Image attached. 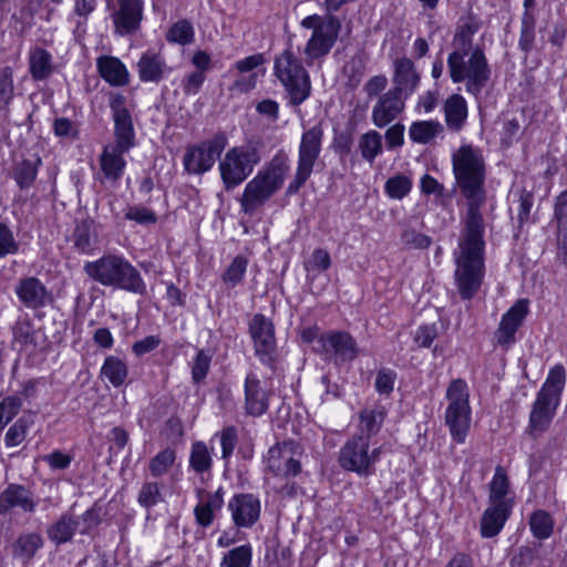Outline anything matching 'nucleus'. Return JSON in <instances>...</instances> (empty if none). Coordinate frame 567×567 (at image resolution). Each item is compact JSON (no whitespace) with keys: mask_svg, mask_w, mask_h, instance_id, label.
<instances>
[{"mask_svg":"<svg viewBox=\"0 0 567 567\" xmlns=\"http://www.w3.org/2000/svg\"><path fill=\"white\" fill-rule=\"evenodd\" d=\"M75 523L80 534H89L100 524L99 511L94 507L89 508L81 516H75Z\"/></svg>","mask_w":567,"mask_h":567,"instance_id":"69168bd1","label":"nucleus"},{"mask_svg":"<svg viewBox=\"0 0 567 567\" xmlns=\"http://www.w3.org/2000/svg\"><path fill=\"white\" fill-rule=\"evenodd\" d=\"M109 106L114 123L115 142L113 144L116 147L132 150L135 146V130L126 96L117 92L110 93Z\"/></svg>","mask_w":567,"mask_h":567,"instance_id":"dca6fc26","label":"nucleus"},{"mask_svg":"<svg viewBox=\"0 0 567 567\" xmlns=\"http://www.w3.org/2000/svg\"><path fill=\"white\" fill-rule=\"evenodd\" d=\"M53 70V58L49 51L37 47L29 52V72L33 80H47Z\"/></svg>","mask_w":567,"mask_h":567,"instance_id":"72a5a7b5","label":"nucleus"},{"mask_svg":"<svg viewBox=\"0 0 567 567\" xmlns=\"http://www.w3.org/2000/svg\"><path fill=\"white\" fill-rule=\"evenodd\" d=\"M96 68L101 78L112 86H124L130 82L127 68L115 56H99L96 59Z\"/></svg>","mask_w":567,"mask_h":567,"instance_id":"c85d7f7f","label":"nucleus"},{"mask_svg":"<svg viewBox=\"0 0 567 567\" xmlns=\"http://www.w3.org/2000/svg\"><path fill=\"white\" fill-rule=\"evenodd\" d=\"M84 272L104 287L121 289L145 296L147 286L137 268L121 254H105L93 261H86Z\"/></svg>","mask_w":567,"mask_h":567,"instance_id":"f03ea898","label":"nucleus"},{"mask_svg":"<svg viewBox=\"0 0 567 567\" xmlns=\"http://www.w3.org/2000/svg\"><path fill=\"white\" fill-rule=\"evenodd\" d=\"M528 313V301L519 299L503 316L495 332L496 343L508 347L515 342V333Z\"/></svg>","mask_w":567,"mask_h":567,"instance_id":"412c9836","label":"nucleus"},{"mask_svg":"<svg viewBox=\"0 0 567 567\" xmlns=\"http://www.w3.org/2000/svg\"><path fill=\"white\" fill-rule=\"evenodd\" d=\"M444 126L435 120L415 121L409 127V137L416 144H429L442 135Z\"/></svg>","mask_w":567,"mask_h":567,"instance_id":"c9c22d12","label":"nucleus"},{"mask_svg":"<svg viewBox=\"0 0 567 567\" xmlns=\"http://www.w3.org/2000/svg\"><path fill=\"white\" fill-rule=\"evenodd\" d=\"M14 293L20 303L30 310L42 309L52 300L45 285L33 276L20 278L14 286Z\"/></svg>","mask_w":567,"mask_h":567,"instance_id":"a211bd4d","label":"nucleus"},{"mask_svg":"<svg viewBox=\"0 0 567 567\" xmlns=\"http://www.w3.org/2000/svg\"><path fill=\"white\" fill-rule=\"evenodd\" d=\"M249 332L256 357L264 365L274 369L277 361V344L271 320L261 313H256L249 323Z\"/></svg>","mask_w":567,"mask_h":567,"instance_id":"4468645a","label":"nucleus"},{"mask_svg":"<svg viewBox=\"0 0 567 567\" xmlns=\"http://www.w3.org/2000/svg\"><path fill=\"white\" fill-rule=\"evenodd\" d=\"M107 7L113 10L112 20L116 34L124 37L140 29L144 0H107Z\"/></svg>","mask_w":567,"mask_h":567,"instance_id":"f3484780","label":"nucleus"},{"mask_svg":"<svg viewBox=\"0 0 567 567\" xmlns=\"http://www.w3.org/2000/svg\"><path fill=\"white\" fill-rule=\"evenodd\" d=\"M405 101L406 99L392 90L381 94L372 109L373 124L379 128L389 125L404 111Z\"/></svg>","mask_w":567,"mask_h":567,"instance_id":"b1692460","label":"nucleus"},{"mask_svg":"<svg viewBox=\"0 0 567 567\" xmlns=\"http://www.w3.org/2000/svg\"><path fill=\"white\" fill-rule=\"evenodd\" d=\"M252 560V547L244 544L229 549L223 555L220 567H250Z\"/></svg>","mask_w":567,"mask_h":567,"instance_id":"79ce46f5","label":"nucleus"},{"mask_svg":"<svg viewBox=\"0 0 567 567\" xmlns=\"http://www.w3.org/2000/svg\"><path fill=\"white\" fill-rule=\"evenodd\" d=\"M228 144L225 133H217L208 140L186 147L183 156L184 171L189 175L209 172Z\"/></svg>","mask_w":567,"mask_h":567,"instance_id":"f8f14e48","label":"nucleus"},{"mask_svg":"<svg viewBox=\"0 0 567 567\" xmlns=\"http://www.w3.org/2000/svg\"><path fill=\"white\" fill-rule=\"evenodd\" d=\"M245 410L251 416H260L268 410L269 394L262 389L256 374L249 373L245 379Z\"/></svg>","mask_w":567,"mask_h":567,"instance_id":"a878e982","label":"nucleus"},{"mask_svg":"<svg viewBox=\"0 0 567 567\" xmlns=\"http://www.w3.org/2000/svg\"><path fill=\"white\" fill-rule=\"evenodd\" d=\"M213 355L209 351L200 349L196 352L190 362L192 380L194 383H200L208 374Z\"/></svg>","mask_w":567,"mask_h":567,"instance_id":"864d4df0","label":"nucleus"},{"mask_svg":"<svg viewBox=\"0 0 567 567\" xmlns=\"http://www.w3.org/2000/svg\"><path fill=\"white\" fill-rule=\"evenodd\" d=\"M384 421V413L377 409H363L359 413V433L357 435H367L368 440L375 435Z\"/></svg>","mask_w":567,"mask_h":567,"instance_id":"58836bf2","label":"nucleus"},{"mask_svg":"<svg viewBox=\"0 0 567 567\" xmlns=\"http://www.w3.org/2000/svg\"><path fill=\"white\" fill-rule=\"evenodd\" d=\"M13 342L20 347L21 350H28L34 348L35 342V330L30 319L18 320L13 328Z\"/></svg>","mask_w":567,"mask_h":567,"instance_id":"37998d69","label":"nucleus"},{"mask_svg":"<svg viewBox=\"0 0 567 567\" xmlns=\"http://www.w3.org/2000/svg\"><path fill=\"white\" fill-rule=\"evenodd\" d=\"M358 148L361 157L372 164L383 152L382 135L375 130L368 131L360 136Z\"/></svg>","mask_w":567,"mask_h":567,"instance_id":"e433bc0d","label":"nucleus"},{"mask_svg":"<svg viewBox=\"0 0 567 567\" xmlns=\"http://www.w3.org/2000/svg\"><path fill=\"white\" fill-rule=\"evenodd\" d=\"M290 172V161L286 153L278 152L255 177L250 179L239 199L241 210L252 215L260 209L285 184Z\"/></svg>","mask_w":567,"mask_h":567,"instance_id":"7ed1b4c3","label":"nucleus"},{"mask_svg":"<svg viewBox=\"0 0 567 567\" xmlns=\"http://www.w3.org/2000/svg\"><path fill=\"white\" fill-rule=\"evenodd\" d=\"M176 461V451L172 447H165L153 456L148 464L150 473L158 478L168 473Z\"/></svg>","mask_w":567,"mask_h":567,"instance_id":"c03bdc74","label":"nucleus"},{"mask_svg":"<svg viewBox=\"0 0 567 567\" xmlns=\"http://www.w3.org/2000/svg\"><path fill=\"white\" fill-rule=\"evenodd\" d=\"M22 399L18 395H8L0 401V427L4 429L20 412Z\"/></svg>","mask_w":567,"mask_h":567,"instance_id":"5fc2aeb1","label":"nucleus"},{"mask_svg":"<svg viewBox=\"0 0 567 567\" xmlns=\"http://www.w3.org/2000/svg\"><path fill=\"white\" fill-rule=\"evenodd\" d=\"M401 240L410 249H426L432 244L431 237L415 229H405L401 235Z\"/></svg>","mask_w":567,"mask_h":567,"instance_id":"e2e57ef3","label":"nucleus"},{"mask_svg":"<svg viewBox=\"0 0 567 567\" xmlns=\"http://www.w3.org/2000/svg\"><path fill=\"white\" fill-rule=\"evenodd\" d=\"M381 453L382 446L371 445L367 435H353L340 449L339 464L346 471L368 477L375 473Z\"/></svg>","mask_w":567,"mask_h":567,"instance_id":"9d476101","label":"nucleus"},{"mask_svg":"<svg viewBox=\"0 0 567 567\" xmlns=\"http://www.w3.org/2000/svg\"><path fill=\"white\" fill-rule=\"evenodd\" d=\"M513 504L489 503L481 519V535L484 538H492L499 534L509 518Z\"/></svg>","mask_w":567,"mask_h":567,"instance_id":"bb28decb","label":"nucleus"},{"mask_svg":"<svg viewBox=\"0 0 567 567\" xmlns=\"http://www.w3.org/2000/svg\"><path fill=\"white\" fill-rule=\"evenodd\" d=\"M533 535L538 539H547L553 534L554 523L545 511H536L529 518Z\"/></svg>","mask_w":567,"mask_h":567,"instance_id":"8fccbe9b","label":"nucleus"},{"mask_svg":"<svg viewBox=\"0 0 567 567\" xmlns=\"http://www.w3.org/2000/svg\"><path fill=\"white\" fill-rule=\"evenodd\" d=\"M396 372L390 368H382L377 372L375 390L380 395H390L394 389Z\"/></svg>","mask_w":567,"mask_h":567,"instance_id":"052dcab7","label":"nucleus"},{"mask_svg":"<svg viewBox=\"0 0 567 567\" xmlns=\"http://www.w3.org/2000/svg\"><path fill=\"white\" fill-rule=\"evenodd\" d=\"M37 506L32 492L24 485L12 483L0 493V515H7L14 508L33 514Z\"/></svg>","mask_w":567,"mask_h":567,"instance_id":"5701e85b","label":"nucleus"},{"mask_svg":"<svg viewBox=\"0 0 567 567\" xmlns=\"http://www.w3.org/2000/svg\"><path fill=\"white\" fill-rule=\"evenodd\" d=\"M127 377L128 368L124 360L116 355L105 358L100 371L102 380H107L114 388H120L126 382Z\"/></svg>","mask_w":567,"mask_h":567,"instance_id":"f704fd0d","label":"nucleus"},{"mask_svg":"<svg viewBox=\"0 0 567 567\" xmlns=\"http://www.w3.org/2000/svg\"><path fill=\"white\" fill-rule=\"evenodd\" d=\"M50 470L52 471H64L70 467L73 456L69 453H64L61 450H54L51 453L42 456Z\"/></svg>","mask_w":567,"mask_h":567,"instance_id":"0e129e2a","label":"nucleus"},{"mask_svg":"<svg viewBox=\"0 0 567 567\" xmlns=\"http://www.w3.org/2000/svg\"><path fill=\"white\" fill-rule=\"evenodd\" d=\"M274 74L286 89L290 104L298 106L310 96V75L291 44L275 58Z\"/></svg>","mask_w":567,"mask_h":567,"instance_id":"423d86ee","label":"nucleus"},{"mask_svg":"<svg viewBox=\"0 0 567 567\" xmlns=\"http://www.w3.org/2000/svg\"><path fill=\"white\" fill-rule=\"evenodd\" d=\"M228 509L238 528H250L260 517L261 504L252 494H235L228 502Z\"/></svg>","mask_w":567,"mask_h":567,"instance_id":"6ab92c4d","label":"nucleus"},{"mask_svg":"<svg viewBox=\"0 0 567 567\" xmlns=\"http://www.w3.org/2000/svg\"><path fill=\"white\" fill-rule=\"evenodd\" d=\"M131 150L116 147L114 144H107L103 147L100 155V167L104 181L115 185L124 175L126 161L124 154Z\"/></svg>","mask_w":567,"mask_h":567,"instance_id":"393cba45","label":"nucleus"},{"mask_svg":"<svg viewBox=\"0 0 567 567\" xmlns=\"http://www.w3.org/2000/svg\"><path fill=\"white\" fill-rule=\"evenodd\" d=\"M72 240L76 250L82 254H90L93 250L92 221L82 220L76 224Z\"/></svg>","mask_w":567,"mask_h":567,"instance_id":"09e8293b","label":"nucleus"},{"mask_svg":"<svg viewBox=\"0 0 567 567\" xmlns=\"http://www.w3.org/2000/svg\"><path fill=\"white\" fill-rule=\"evenodd\" d=\"M20 245L12 230L4 223H0V259L8 255H16Z\"/></svg>","mask_w":567,"mask_h":567,"instance_id":"680f3d73","label":"nucleus"},{"mask_svg":"<svg viewBox=\"0 0 567 567\" xmlns=\"http://www.w3.org/2000/svg\"><path fill=\"white\" fill-rule=\"evenodd\" d=\"M536 559L535 550L528 546H523L511 557V567H532Z\"/></svg>","mask_w":567,"mask_h":567,"instance_id":"774afa93","label":"nucleus"},{"mask_svg":"<svg viewBox=\"0 0 567 567\" xmlns=\"http://www.w3.org/2000/svg\"><path fill=\"white\" fill-rule=\"evenodd\" d=\"M445 399L447 406L444 413V423L449 429L452 441L456 444H463L472 423L470 389L466 381L460 378L452 380L446 389Z\"/></svg>","mask_w":567,"mask_h":567,"instance_id":"0eeeda50","label":"nucleus"},{"mask_svg":"<svg viewBox=\"0 0 567 567\" xmlns=\"http://www.w3.org/2000/svg\"><path fill=\"white\" fill-rule=\"evenodd\" d=\"M446 62L451 81L464 83L465 91L478 99L492 75L484 50L476 45L468 52H451Z\"/></svg>","mask_w":567,"mask_h":567,"instance_id":"20e7f679","label":"nucleus"},{"mask_svg":"<svg viewBox=\"0 0 567 567\" xmlns=\"http://www.w3.org/2000/svg\"><path fill=\"white\" fill-rule=\"evenodd\" d=\"M189 466L197 474L210 472L213 466V457L206 443L197 441L192 444L189 453Z\"/></svg>","mask_w":567,"mask_h":567,"instance_id":"ea45409f","label":"nucleus"},{"mask_svg":"<svg viewBox=\"0 0 567 567\" xmlns=\"http://www.w3.org/2000/svg\"><path fill=\"white\" fill-rule=\"evenodd\" d=\"M453 173L466 199V213L457 247L453 250L454 281L463 300L480 290L485 275V223L482 207L486 196L485 163L481 152L471 145L461 146L452 156Z\"/></svg>","mask_w":567,"mask_h":567,"instance_id":"f257e3e1","label":"nucleus"},{"mask_svg":"<svg viewBox=\"0 0 567 567\" xmlns=\"http://www.w3.org/2000/svg\"><path fill=\"white\" fill-rule=\"evenodd\" d=\"M216 436H219L221 458L228 462L238 442L237 429L233 425L226 426Z\"/></svg>","mask_w":567,"mask_h":567,"instance_id":"4d7b16f0","label":"nucleus"},{"mask_svg":"<svg viewBox=\"0 0 567 567\" xmlns=\"http://www.w3.org/2000/svg\"><path fill=\"white\" fill-rule=\"evenodd\" d=\"M411 177L396 174L390 177L384 185V193L392 199H402L408 196L412 189Z\"/></svg>","mask_w":567,"mask_h":567,"instance_id":"de8ad7c7","label":"nucleus"},{"mask_svg":"<svg viewBox=\"0 0 567 567\" xmlns=\"http://www.w3.org/2000/svg\"><path fill=\"white\" fill-rule=\"evenodd\" d=\"M34 421L28 416H21L12 423L4 435L6 447L12 449L23 443Z\"/></svg>","mask_w":567,"mask_h":567,"instance_id":"a19ab883","label":"nucleus"},{"mask_svg":"<svg viewBox=\"0 0 567 567\" xmlns=\"http://www.w3.org/2000/svg\"><path fill=\"white\" fill-rule=\"evenodd\" d=\"M13 96V70L10 66H4L0 70V109H7Z\"/></svg>","mask_w":567,"mask_h":567,"instance_id":"6e6d98bb","label":"nucleus"},{"mask_svg":"<svg viewBox=\"0 0 567 567\" xmlns=\"http://www.w3.org/2000/svg\"><path fill=\"white\" fill-rule=\"evenodd\" d=\"M248 260L244 256H236L223 274V281L234 288L239 285L246 274Z\"/></svg>","mask_w":567,"mask_h":567,"instance_id":"3c124183","label":"nucleus"},{"mask_svg":"<svg viewBox=\"0 0 567 567\" xmlns=\"http://www.w3.org/2000/svg\"><path fill=\"white\" fill-rule=\"evenodd\" d=\"M44 540L41 534L29 532L20 534L11 545V554L14 559L28 565L43 547Z\"/></svg>","mask_w":567,"mask_h":567,"instance_id":"c756f323","label":"nucleus"},{"mask_svg":"<svg viewBox=\"0 0 567 567\" xmlns=\"http://www.w3.org/2000/svg\"><path fill=\"white\" fill-rule=\"evenodd\" d=\"M197 495L200 501L194 508L195 519L199 526L206 528L213 524L215 512L224 504L223 491L218 488L215 493H206L198 489Z\"/></svg>","mask_w":567,"mask_h":567,"instance_id":"cd10ccee","label":"nucleus"},{"mask_svg":"<svg viewBox=\"0 0 567 567\" xmlns=\"http://www.w3.org/2000/svg\"><path fill=\"white\" fill-rule=\"evenodd\" d=\"M76 532L75 515L68 511L48 527L47 535L53 544L62 545L71 542Z\"/></svg>","mask_w":567,"mask_h":567,"instance_id":"2f4dec72","label":"nucleus"},{"mask_svg":"<svg viewBox=\"0 0 567 567\" xmlns=\"http://www.w3.org/2000/svg\"><path fill=\"white\" fill-rule=\"evenodd\" d=\"M480 23L470 18L467 21L458 25L453 38L452 52H468L474 49L473 37L478 31Z\"/></svg>","mask_w":567,"mask_h":567,"instance_id":"4c0bfd02","label":"nucleus"},{"mask_svg":"<svg viewBox=\"0 0 567 567\" xmlns=\"http://www.w3.org/2000/svg\"><path fill=\"white\" fill-rule=\"evenodd\" d=\"M260 161V153L254 145L244 144L229 148L218 164L224 188L233 190L243 184Z\"/></svg>","mask_w":567,"mask_h":567,"instance_id":"1a4fd4ad","label":"nucleus"},{"mask_svg":"<svg viewBox=\"0 0 567 567\" xmlns=\"http://www.w3.org/2000/svg\"><path fill=\"white\" fill-rule=\"evenodd\" d=\"M300 25L305 29L312 30L311 37L308 39L303 49L306 62L308 65H311L313 62L323 59L330 53L338 40L341 23L340 20L332 14L326 17L311 14L303 18Z\"/></svg>","mask_w":567,"mask_h":567,"instance_id":"6e6552de","label":"nucleus"},{"mask_svg":"<svg viewBox=\"0 0 567 567\" xmlns=\"http://www.w3.org/2000/svg\"><path fill=\"white\" fill-rule=\"evenodd\" d=\"M565 382L564 367L561 364L554 365L532 405L527 430L533 437L540 436L549 429L560 403Z\"/></svg>","mask_w":567,"mask_h":567,"instance_id":"39448f33","label":"nucleus"},{"mask_svg":"<svg viewBox=\"0 0 567 567\" xmlns=\"http://www.w3.org/2000/svg\"><path fill=\"white\" fill-rule=\"evenodd\" d=\"M301 449L293 441L271 446L265 457L266 471L277 478L289 480L301 472Z\"/></svg>","mask_w":567,"mask_h":567,"instance_id":"ddd939ff","label":"nucleus"},{"mask_svg":"<svg viewBox=\"0 0 567 567\" xmlns=\"http://www.w3.org/2000/svg\"><path fill=\"white\" fill-rule=\"evenodd\" d=\"M322 140L323 130L319 125H315L302 133L295 175L286 188L287 196L297 194L310 178L321 154Z\"/></svg>","mask_w":567,"mask_h":567,"instance_id":"9b49d317","label":"nucleus"},{"mask_svg":"<svg viewBox=\"0 0 567 567\" xmlns=\"http://www.w3.org/2000/svg\"><path fill=\"white\" fill-rule=\"evenodd\" d=\"M393 66V87L391 90L408 100L419 89L421 74L410 58L396 59Z\"/></svg>","mask_w":567,"mask_h":567,"instance_id":"4be33fe9","label":"nucleus"},{"mask_svg":"<svg viewBox=\"0 0 567 567\" xmlns=\"http://www.w3.org/2000/svg\"><path fill=\"white\" fill-rule=\"evenodd\" d=\"M141 82L159 83L167 79L173 69L167 64L164 54L153 49L143 52L136 63Z\"/></svg>","mask_w":567,"mask_h":567,"instance_id":"aec40b11","label":"nucleus"},{"mask_svg":"<svg viewBox=\"0 0 567 567\" xmlns=\"http://www.w3.org/2000/svg\"><path fill=\"white\" fill-rule=\"evenodd\" d=\"M511 494V483L506 470L497 465L494 475L488 484V502L497 504H513Z\"/></svg>","mask_w":567,"mask_h":567,"instance_id":"473e14b6","label":"nucleus"},{"mask_svg":"<svg viewBox=\"0 0 567 567\" xmlns=\"http://www.w3.org/2000/svg\"><path fill=\"white\" fill-rule=\"evenodd\" d=\"M163 501L161 485L157 482H144L137 496V503L150 509Z\"/></svg>","mask_w":567,"mask_h":567,"instance_id":"603ef678","label":"nucleus"},{"mask_svg":"<svg viewBox=\"0 0 567 567\" xmlns=\"http://www.w3.org/2000/svg\"><path fill=\"white\" fill-rule=\"evenodd\" d=\"M316 352L332 360L336 365L353 361L358 353V344L352 336L344 331L321 333L317 340Z\"/></svg>","mask_w":567,"mask_h":567,"instance_id":"2eb2a0df","label":"nucleus"},{"mask_svg":"<svg viewBox=\"0 0 567 567\" xmlns=\"http://www.w3.org/2000/svg\"><path fill=\"white\" fill-rule=\"evenodd\" d=\"M195 31L193 24L188 20H179L175 22L166 33V40L169 43L187 45L194 42Z\"/></svg>","mask_w":567,"mask_h":567,"instance_id":"a18cd8bd","label":"nucleus"},{"mask_svg":"<svg viewBox=\"0 0 567 567\" xmlns=\"http://www.w3.org/2000/svg\"><path fill=\"white\" fill-rule=\"evenodd\" d=\"M41 158L23 159L14 171V179L21 189L29 188L37 178Z\"/></svg>","mask_w":567,"mask_h":567,"instance_id":"49530a36","label":"nucleus"},{"mask_svg":"<svg viewBox=\"0 0 567 567\" xmlns=\"http://www.w3.org/2000/svg\"><path fill=\"white\" fill-rule=\"evenodd\" d=\"M125 219L133 220L140 225H154L157 221V216L154 210L142 206L133 205L128 206L125 212Z\"/></svg>","mask_w":567,"mask_h":567,"instance_id":"13d9d810","label":"nucleus"},{"mask_svg":"<svg viewBox=\"0 0 567 567\" xmlns=\"http://www.w3.org/2000/svg\"><path fill=\"white\" fill-rule=\"evenodd\" d=\"M445 124L453 132L461 131L468 115L467 102L458 93L450 95L443 104Z\"/></svg>","mask_w":567,"mask_h":567,"instance_id":"7c9ffc66","label":"nucleus"},{"mask_svg":"<svg viewBox=\"0 0 567 567\" xmlns=\"http://www.w3.org/2000/svg\"><path fill=\"white\" fill-rule=\"evenodd\" d=\"M534 42H535V21L532 17L525 16L522 20L518 47L527 55L533 50Z\"/></svg>","mask_w":567,"mask_h":567,"instance_id":"bf43d9fd","label":"nucleus"},{"mask_svg":"<svg viewBox=\"0 0 567 567\" xmlns=\"http://www.w3.org/2000/svg\"><path fill=\"white\" fill-rule=\"evenodd\" d=\"M404 131L405 126L402 123H395L385 131V146L389 151L401 148L404 145Z\"/></svg>","mask_w":567,"mask_h":567,"instance_id":"338daca9","label":"nucleus"}]
</instances>
